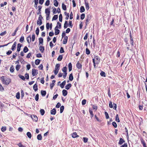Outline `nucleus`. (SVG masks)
<instances>
[{
	"label": "nucleus",
	"mask_w": 147,
	"mask_h": 147,
	"mask_svg": "<svg viewBox=\"0 0 147 147\" xmlns=\"http://www.w3.org/2000/svg\"><path fill=\"white\" fill-rule=\"evenodd\" d=\"M0 79L3 84L8 85L11 82V79L9 77L3 76L0 77Z\"/></svg>",
	"instance_id": "obj_1"
},
{
	"label": "nucleus",
	"mask_w": 147,
	"mask_h": 147,
	"mask_svg": "<svg viewBox=\"0 0 147 147\" xmlns=\"http://www.w3.org/2000/svg\"><path fill=\"white\" fill-rule=\"evenodd\" d=\"M68 26L71 28H72L73 27V25L72 24V21L69 20V22L68 24L67 21H65L64 25V29L68 27Z\"/></svg>",
	"instance_id": "obj_2"
},
{
	"label": "nucleus",
	"mask_w": 147,
	"mask_h": 147,
	"mask_svg": "<svg viewBox=\"0 0 147 147\" xmlns=\"http://www.w3.org/2000/svg\"><path fill=\"white\" fill-rule=\"evenodd\" d=\"M38 70L35 69H33L32 70V75L33 76H36L38 74Z\"/></svg>",
	"instance_id": "obj_3"
},
{
	"label": "nucleus",
	"mask_w": 147,
	"mask_h": 147,
	"mask_svg": "<svg viewBox=\"0 0 147 147\" xmlns=\"http://www.w3.org/2000/svg\"><path fill=\"white\" fill-rule=\"evenodd\" d=\"M31 117L33 121H35V122H37L38 121V118L36 115H32Z\"/></svg>",
	"instance_id": "obj_4"
},
{
	"label": "nucleus",
	"mask_w": 147,
	"mask_h": 147,
	"mask_svg": "<svg viewBox=\"0 0 147 147\" xmlns=\"http://www.w3.org/2000/svg\"><path fill=\"white\" fill-rule=\"evenodd\" d=\"M58 28V27L57 26H56L54 28L55 30V35L59 34L60 33V31Z\"/></svg>",
	"instance_id": "obj_5"
},
{
	"label": "nucleus",
	"mask_w": 147,
	"mask_h": 147,
	"mask_svg": "<svg viewBox=\"0 0 147 147\" xmlns=\"http://www.w3.org/2000/svg\"><path fill=\"white\" fill-rule=\"evenodd\" d=\"M76 67L78 69H80V70L82 69V65L80 63H79V61L77 62V63L76 64Z\"/></svg>",
	"instance_id": "obj_6"
},
{
	"label": "nucleus",
	"mask_w": 147,
	"mask_h": 147,
	"mask_svg": "<svg viewBox=\"0 0 147 147\" xmlns=\"http://www.w3.org/2000/svg\"><path fill=\"white\" fill-rule=\"evenodd\" d=\"M56 113V110L55 108L53 109L50 111L51 114L52 115H55Z\"/></svg>",
	"instance_id": "obj_7"
},
{
	"label": "nucleus",
	"mask_w": 147,
	"mask_h": 147,
	"mask_svg": "<svg viewBox=\"0 0 147 147\" xmlns=\"http://www.w3.org/2000/svg\"><path fill=\"white\" fill-rule=\"evenodd\" d=\"M22 46V45L20 43H18L17 45V51L19 52L21 50V48Z\"/></svg>",
	"instance_id": "obj_8"
},
{
	"label": "nucleus",
	"mask_w": 147,
	"mask_h": 147,
	"mask_svg": "<svg viewBox=\"0 0 147 147\" xmlns=\"http://www.w3.org/2000/svg\"><path fill=\"white\" fill-rule=\"evenodd\" d=\"M64 37V38L63 42V44H65L67 43V40L68 39V37L67 36H66Z\"/></svg>",
	"instance_id": "obj_9"
},
{
	"label": "nucleus",
	"mask_w": 147,
	"mask_h": 147,
	"mask_svg": "<svg viewBox=\"0 0 147 147\" xmlns=\"http://www.w3.org/2000/svg\"><path fill=\"white\" fill-rule=\"evenodd\" d=\"M16 42L15 41L14 42L13 45H12L11 49L13 51L16 48Z\"/></svg>",
	"instance_id": "obj_10"
},
{
	"label": "nucleus",
	"mask_w": 147,
	"mask_h": 147,
	"mask_svg": "<svg viewBox=\"0 0 147 147\" xmlns=\"http://www.w3.org/2000/svg\"><path fill=\"white\" fill-rule=\"evenodd\" d=\"M62 94L64 96H65L67 95L68 94L67 91L65 89H63L62 91Z\"/></svg>",
	"instance_id": "obj_11"
},
{
	"label": "nucleus",
	"mask_w": 147,
	"mask_h": 147,
	"mask_svg": "<svg viewBox=\"0 0 147 147\" xmlns=\"http://www.w3.org/2000/svg\"><path fill=\"white\" fill-rule=\"evenodd\" d=\"M79 137V136L77 134L76 132H73L72 134V137L73 138H75Z\"/></svg>",
	"instance_id": "obj_12"
},
{
	"label": "nucleus",
	"mask_w": 147,
	"mask_h": 147,
	"mask_svg": "<svg viewBox=\"0 0 147 147\" xmlns=\"http://www.w3.org/2000/svg\"><path fill=\"white\" fill-rule=\"evenodd\" d=\"M72 85L71 83H69L65 86V88L67 90H69L71 87Z\"/></svg>",
	"instance_id": "obj_13"
},
{
	"label": "nucleus",
	"mask_w": 147,
	"mask_h": 147,
	"mask_svg": "<svg viewBox=\"0 0 147 147\" xmlns=\"http://www.w3.org/2000/svg\"><path fill=\"white\" fill-rule=\"evenodd\" d=\"M50 7L49 8L46 9L45 11V13L46 14H50Z\"/></svg>",
	"instance_id": "obj_14"
},
{
	"label": "nucleus",
	"mask_w": 147,
	"mask_h": 147,
	"mask_svg": "<svg viewBox=\"0 0 147 147\" xmlns=\"http://www.w3.org/2000/svg\"><path fill=\"white\" fill-rule=\"evenodd\" d=\"M33 89L35 92L36 91L38 90V85L37 83H35L33 86Z\"/></svg>",
	"instance_id": "obj_15"
},
{
	"label": "nucleus",
	"mask_w": 147,
	"mask_h": 147,
	"mask_svg": "<svg viewBox=\"0 0 147 147\" xmlns=\"http://www.w3.org/2000/svg\"><path fill=\"white\" fill-rule=\"evenodd\" d=\"M40 92L42 96L43 97L45 96L47 93L46 90H41Z\"/></svg>",
	"instance_id": "obj_16"
},
{
	"label": "nucleus",
	"mask_w": 147,
	"mask_h": 147,
	"mask_svg": "<svg viewBox=\"0 0 147 147\" xmlns=\"http://www.w3.org/2000/svg\"><path fill=\"white\" fill-rule=\"evenodd\" d=\"M92 18V15L91 14H89L87 15V18L86 20L87 21H89Z\"/></svg>",
	"instance_id": "obj_17"
},
{
	"label": "nucleus",
	"mask_w": 147,
	"mask_h": 147,
	"mask_svg": "<svg viewBox=\"0 0 147 147\" xmlns=\"http://www.w3.org/2000/svg\"><path fill=\"white\" fill-rule=\"evenodd\" d=\"M26 40L28 44H30L31 41V35L28 36L26 38Z\"/></svg>",
	"instance_id": "obj_18"
},
{
	"label": "nucleus",
	"mask_w": 147,
	"mask_h": 147,
	"mask_svg": "<svg viewBox=\"0 0 147 147\" xmlns=\"http://www.w3.org/2000/svg\"><path fill=\"white\" fill-rule=\"evenodd\" d=\"M95 58L97 60L96 61V64H98L100 62V59L99 57H98V56H96L95 57Z\"/></svg>",
	"instance_id": "obj_19"
},
{
	"label": "nucleus",
	"mask_w": 147,
	"mask_h": 147,
	"mask_svg": "<svg viewBox=\"0 0 147 147\" xmlns=\"http://www.w3.org/2000/svg\"><path fill=\"white\" fill-rule=\"evenodd\" d=\"M36 24L37 25L40 26L42 24V19H38L37 21Z\"/></svg>",
	"instance_id": "obj_20"
},
{
	"label": "nucleus",
	"mask_w": 147,
	"mask_h": 147,
	"mask_svg": "<svg viewBox=\"0 0 147 147\" xmlns=\"http://www.w3.org/2000/svg\"><path fill=\"white\" fill-rule=\"evenodd\" d=\"M68 67L69 68V71H70L72 69V65L71 62L69 63L68 64Z\"/></svg>",
	"instance_id": "obj_21"
},
{
	"label": "nucleus",
	"mask_w": 147,
	"mask_h": 147,
	"mask_svg": "<svg viewBox=\"0 0 147 147\" xmlns=\"http://www.w3.org/2000/svg\"><path fill=\"white\" fill-rule=\"evenodd\" d=\"M84 1L85 3L86 9L88 10L89 8V4L88 3L86 2V0H84Z\"/></svg>",
	"instance_id": "obj_22"
},
{
	"label": "nucleus",
	"mask_w": 147,
	"mask_h": 147,
	"mask_svg": "<svg viewBox=\"0 0 147 147\" xmlns=\"http://www.w3.org/2000/svg\"><path fill=\"white\" fill-rule=\"evenodd\" d=\"M63 55H59L57 58V60L59 61H61L63 58Z\"/></svg>",
	"instance_id": "obj_23"
},
{
	"label": "nucleus",
	"mask_w": 147,
	"mask_h": 147,
	"mask_svg": "<svg viewBox=\"0 0 147 147\" xmlns=\"http://www.w3.org/2000/svg\"><path fill=\"white\" fill-rule=\"evenodd\" d=\"M34 7L37 9V5L38 3V0H34Z\"/></svg>",
	"instance_id": "obj_24"
},
{
	"label": "nucleus",
	"mask_w": 147,
	"mask_h": 147,
	"mask_svg": "<svg viewBox=\"0 0 147 147\" xmlns=\"http://www.w3.org/2000/svg\"><path fill=\"white\" fill-rule=\"evenodd\" d=\"M89 112L90 114V117L92 118L94 116V114L93 113L92 110L90 108L89 109Z\"/></svg>",
	"instance_id": "obj_25"
},
{
	"label": "nucleus",
	"mask_w": 147,
	"mask_h": 147,
	"mask_svg": "<svg viewBox=\"0 0 147 147\" xmlns=\"http://www.w3.org/2000/svg\"><path fill=\"white\" fill-rule=\"evenodd\" d=\"M37 138L38 140H41L42 139V137L41 134H38L37 136Z\"/></svg>",
	"instance_id": "obj_26"
},
{
	"label": "nucleus",
	"mask_w": 147,
	"mask_h": 147,
	"mask_svg": "<svg viewBox=\"0 0 147 147\" xmlns=\"http://www.w3.org/2000/svg\"><path fill=\"white\" fill-rule=\"evenodd\" d=\"M39 50L42 53H43L45 50L44 47L43 46H40L39 47Z\"/></svg>",
	"instance_id": "obj_27"
},
{
	"label": "nucleus",
	"mask_w": 147,
	"mask_h": 147,
	"mask_svg": "<svg viewBox=\"0 0 147 147\" xmlns=\"http://www.w3.org/2000/svg\"><path fill=\"white\" fill-rule=\"evenodd\" d=\"M15 69L14 66L13 65H11L10 68V71L11 73H13L14 72Z\"/></svg>",
	"instance_id": "obj_28"
},
{
	"label": "nucleus",
	"mask_w": 147,
	"mask_h": 147,
	"mask_svg": "<svg viewBox=\"0 0 147 147\" xmlns=\"http://www.w3.org/2000/svg\"><path fill=\"white\" fill-rule=\"evenodd\" d=\"M62 9L63 10L65 11L67 10L66 6L63 3H62Z\"/></svg>",
	"instance_id": "obj_29"
},
{
	"label": "nucleus",
	"mask_w": 147,
	"mask_h": 147,
	"mask_svg": "<svg viewBox=\"0 0 147 147\" xmlns=\"http://www.w3.org/2000/svg\"><path fill=\"white\" fill-rule=\"evenodd\" d=\"M40 61H41L40 60L38 59H36L35 61V64L36 65H38L40 64Z\"/></svg>",
	"instance_id": "obj_30"
},
{
	"label": "nucleus",
	"mask_w": 147,
	"mask_h": 147,
	"mask_svg": "<svg viewBox=\"0 0 147 147\" xmlns=\"http://www.w3.org/2000/svg\"><path fill=\"white\" fill-rule=\"evenodd\" d=\"M69 80L70 81H72L73 80L74 78L72 73L69 75Z\"/></svg>",
	"instance_id": "obj_31"
},
{
	"label": "nucleus",
	"mask_w": 147,
	"mask_h": 147,
	"mask_svg": "<svg viewBox=\"0 0 147 147\" xmlns=\"http://www.w3.org/2000/svg\"><path fill=\"white\" fill-rule=\"evenodd\" d=\"M59 4V2L57 0H54V5L57 7L58 6Z\"/></svg>",
	"instance_id": "obj_32"
},
{
	"label": "nucleus",
	"mask_w": 147,
	"mask_h": 147,
	"mask_svg": "<svg viewBox=\"0 0 147 147\" xmlns=\"http://www.w3.org/2000/svg\"><path fill=\"white\" fill-rule=\"evenodd\" d=\"M85 9L84 7L83 6H81L80 7V13H82L84 11Z\"/></svg>",
	"instance_id": "obj_33"
},
{
	"label": "nucleus",
	"mask_w": 147,
	"mask_h": 147,
	"mask_svg": "<svg viewBox=\"0 0 147 147\" xmlns=\"http://www.w3.org/2000/svg\"><path fill=\"white\" fill-rule=\"evenodd\" d=\"M65 15L66 16V17L65 18V19L66 20H68L69 17V13H67L65 11L64 12Z\"/></svg>",
	"instance_id": "obj_34"
},
{
	"label": "nucleus",
	"mask_w": 147,
	"mask_h": 147,
	"mask_svg": "<svg viewBox=\"0 0 147 147\" xmlns=\"http://www.w3.org/2000/svg\"><path fill=\"white\" fill-rule=\"evenodd\" d=\"M64 109V106L63 105H62L61 106L60 108V113H62Z\"/></svg>",
	"instance_id": "obj_35"
},
{
	"label": "nucleus",
	"mask_w": 147,
	"mask_h": 147,
	"mask_svg": "<svg viewBox=\"0 0 147 147\" xmlns=\"http://www.w3.org/2000/svg\"><path fill=\"white\" fill-rule=\"evenodd\" d=\"M23 51L24 52L26 53L28 51L29 49L26 46H25L24 47Z\"/></svg>",
	"instance_id": "obj_36"
},
{
	"label": "nucleus",
	"mask_w": 147,
	"mask_h": 147,
	"mask_svg": "<svg viewBox=\"0 0 147 147\" xmlns=\"http://www.w3.org/2000/svg\"><path fill=\"white\" fill-rule=\"evenodd\" d=\"M39 44H42L43 42V39L42 38L40 37L39 38Z\"/></svg>",
	"instance_id": "obj_37"
},
{
	"label": "nucleus",
	"mask_w": 147,
	"mask_h": 147,
	"mask_svg": "<svg viewBox=\"0 0 147 147\" xmlns=\"http://www.w3.org/2000/svg\"><path fill=\"white\" fill-rule=\"evenodd\" d=\"M40 113L42 116L45 113V111L44 109H41L40 110Z\"/></svg>",
	"instance_id": "obj_38"
},
{
	"label": "nucleus",
	"mask_w": 147,
	"mask_h": 147,
	"mask_svg": "<svg viewBox=\"0 0 147 147\" xmlns=\"http://www.w3.org/2000/svg\"><path fill=\"white\" fill-rule=\"evenodd\" d=\"M24 37L23 36H22L20 39L19 41L20 42L22 43L24 41Z\"/></svg>",
	"instance_id": "obj_39"
},
{
	"label": "nucleus",
	"mask_w": 147,
	"mask_h": 147,
	"mask_svg": "<svg viewBox=\"0 0 147 147\" xmlns=\"http://www.w3.org/2000/svg\"><path fill=\"white\" fill-rule=\"evenodd\" d=\"M100 75L101 76L105 77L106 76L105 73V72L101 71L100 73Z\"/></svg>",
	"instance_id": "obj_40"
},
{
	"label": "nucleus",
	"mask_w": 147,
	"mask_h": 147,
	"mask_svg": "<svg viewBox=\"0 0 147 147\" xmlns=\"http://www.w3.org/2000/svg\"><path fill=\"white\" fill-rule=\"evenodd\" d=\"M58 18V15H55L54 16H53V17L52 18V21H53L54 20H57V19Z\"/></svg>",
	"instance_id": "obj_41"
},
{
	"label": "nucleus",
	"mask_w": 147,
	"mask_h": 147,
	"mask_svg": "<svg viewBox=\"0 0 147 147\" xmlns=\"http://www.w3.org/2000/svg\"><path fill=\"white\" fill-rule=\"evenodd\" d=\"M26 135L30 139H31L32 137V134L30 132H28L26 133Z\"/></svg>",
	"instance_id": "obj_42"
},
{
	"label": "nucleus",
	"mask_w": 147,
	"mask_h": 147,
	"mask_svg": "<svg viewBox=\"0 0 147 147\" xmlns=\"http://www.w3.org/2000/svg\"><path fill=\"white\" fill-rule=\"evenodd\" d=\"M85 52L86 54L87 55H89L90 53V50L88 48L86 49Z\"/></svg>",
	"instance_id": "obj_43"
},
{
	"label": "nucleus",
	"mask_w": 147,
	"mask_h": 147,
	"mask_svg": "<svg viewBox=\"0 0 147 147\" xmlns=\"http://www.w3.org/2000/svg\"><path fill=\"white\" fill-rule=\"evenodd\" d=\"M18 76L19 77L20 79H22V80H25V77L24 76H23L22 75H21L20 74H19L18 75Z\"/></svg>",
	"instance_id": "obj_44"
},
{
	"label": "nucleus",
	"mask_w": 147,
	"mask_h": 147,
	"mask_svg": "<svg viewBox=\"0 0 147 147\" xmlns=\"http://www.w3.org/2000/svg\"><path fill=\"white\" fill-rule=\"evenodd\" d=\"M57 24L56 26H58V28H61V24L59 22H58L57 23Z\"/></svg>",
	"instance_id": "obj_45"
},
{
	"label": "nucleus",
	"mask_w": 147,
	"mask_h": 147,
	"mask_svg": "<svg viewBox=\"0 0 147 147\" xmlns=\"http://www.w3.org/2000/svg\"><path fill=\"white\" fill-rule=\"evenodd\" d=\"M62 71L64 73L65 72H67V68L65 66L63 67L62 69Z\"/></svg>",
	"instance_id": "obj_46"
},
{
	"label": "nucleus",
	"mask_w": 147,
	"mask_h": 147,
	"mask_svg": "<svg viewBox=\"0 0 147 147\" xmlns=\"http://www.w3.org/2000/svg\"><path fill=\"white\" fill-rule=\"evenodd\" d=\"M50 3V1L49 0H47L45 3V5L46 6H49Z\"/></svg>",
	"instance_id": "obj_47"
},
{
	"label": "nucleus",
	"mask_w": 147,
	"mask_h": 147,
	"mask_svg": "<svg viewBox=\"0 0 147 147\" xmlns=\"http://www.w3.org/2000/svg\"><path fill=\"white\" fill-rule=\"evenodd\" d=\"M59 21L62 22V15L61 14H60L59 16Z\"/></svg>",
	"instance_id": "obj_48"
},
{
	"label": "nucleus",
	"mask_w": 147,
	"mask_h": 147,
	"mask_svg": "<svg viewBox=\"0 0 147 147\" xmlns=\"http://www.w3.org/2000/svg\"><path fill=\"white\" fill-rule=\"evenodd\" d=\"M20 65L19 64L17 65L16 67V69L17 71H18L20 68Z\"/></svg>",
	"instance_id": "obj_49"
},
{
	"label": "nucleus",
	"mask_w": 147,
	"mask_h": 147,
	"mask_svg": "<svg viewBox=\"0 0 147 147\" xmlns=\"http://www.w3.org/2000/svg\"><path fill=\"white\" fill-rule=\"evenodd\" d=\"M24 92L23 90H21V97L22 99L24 96Z\"/></svg>",
	"instance_id": "obj_50"
},
{
	"label": "nucleus",
	"mask_w": 147,
	"mask_h": 147,
	"mask_svg": "<svg viewBox=\"0 0 147 147\" xmlns=\"http://www.w3.org/2000/svg\"><path fill=\"white\" fill-rule=\"evenodd\" d=\"M115 120L118 122H119V119L118 114H117L116 115Z\"/></svg>",
	"instance_id": "obj_51"
},
{
	"label": "nucleus",
	"mask_w": 147,
	"mask_h": 147,
	"mask_svg": "<svg viewBox=\"0 0 147 147\" xmlns=\"http://www.w3.org/2000/svg\"><path fill=\"white\" fill-rule=\"evenodd\" d=\"M6 129V127L5 126H2L1 127V131L3 132H4L5 131Z\"/></svg>",
	"instance_id": "obj_52"
},
{
	"label": "nucleus",
	"mask_w": 147,
	"mask_h": 147,
	"mask_svg": "<svg viewBox=\"0 0 147 147\" xmlns=\"http://www.w3.org/2000/svg\"><path fill=\"white\" fill-rule=\"evenodd\" d=\"M85 17V14L84 13H82L80 16V18L81 20H83Z\"/></svg>",
	"instance_id": "obj_53"
},
{
	"label": "nucleus",
	"mask_w": 147,
	"mask_h": 147,
	"mask_svg": "<svg viewBox=\"0 0 147 147\" xmlns=\"http://www.w3.org/2000/svg\"><path fill=\"white\" fill-rule=\"evenodd\" d=\"M125 141L122 138H120V145L122 144Z\"/></svg>",
	"instance_id": "obj_54"
},
{
	"label": "nucleus",
	"mask_w": 147,
	"mask_h": 147,
	"mask_svg": "<svg viewBox=\"0 0 147 147\" xmlns=\"http://www.w3.org/2000/svg\"><path fill=\"white\" fill-rule=\"evenodd\" d=\"M35 100L37 101L38 100L39 94H36V96H35Z\"/></svg>",
	"instance_id": "obj_55"
},
{
	"label": "nucleus",
	"mask_w": 147,
	"mask_h": 147,
	"mask_svg": "<svg viewBox=\"0 0 147 147\" xmlns=\"http://www.w3.org/2000/svg\"><path fill=\"white\" fill-rule=\"evenodd\" d=\"M35 32L36 34L37 35H38L39 32V29L38 27H37L36 29Z\"/></svg>",
	"instance_id": "obj_56"
},
{
	"label": "nucleus",
	"mask_w": 147,
	"mask_h": 147,
	"mask_svg": "<svg viewBox=\"0 0 147 147\" xmlns=\"http://www.w3.org/2000/svg\"><path fill=\"white\" fill-rule=\"evenodd\" d=\"M35 39V35L33 33L32 34V42H33L34 41Z\"/></svg>",
	"instance_id": "obj_57"
},
{
	"label": "nucleus",
	"mask_w": 147,
	"mask_h": 147,
	"mask_svg": "<svg viewBox=\"0 0 147 147\" xmlns=\"http://www.w3.org/2000/svg\"><path fill=\"white\" fill-rule=\"evenodd\" d=\"M59 52L61 53H63L64 52V49L63 47H61L60 48Z\"/></svg>",
	"instance_id": "obj_58"
},
{
	"label": "nucleus",
	"mask_w": 147,
	"mask_h": 147,
	"mask_svg": "<svg viewBox=\"0 0 147 147\" xmlns=\"http://www.w3.org/2000/svg\"><path fill=\"white\" fill-rule=\"evenodd\" d=\"M60 64L57 63L55 66V68L59 70V69H60Z\"/></svg>",
	"instance_id": "obj_59"
},
{
	"label": "nucleus",
	"mask_w": 147,
	"mask_h": 147,
	"mask_svg": "<svg viewBox=\"0 0 147 147\" xmlns=\"http://www.w3.org/2000/svg\"><path fill=\"white\" fill-rule=\"evenodd\" d=\"M59 70L58 69H57L55 68V70L54 71V72L55 75H56L57 74Z\"/></svg>",
	"instance_id": "obj_60"
},
{
	"label": "nucleus",
	"mask_w": 147,
	"mask_h": 147,
	"mask_svg": "<svg viewBox=\"0 0 147 147\" xmlns=\"http://www.w3.org/2000/svg\"><path fill=\"white\" fill-rule=\"evenodd\" d=\"M16 96L17 99H19L20 98V93L19 92H18L16 94Z\"/></svg>",
	"instance_id": "obj_61"
},
{
	"label": "nucleus",
	"mask_w": 147,
	"mask_h": 147,
	"mask_svg": "<svg viewBox=\"0 0 147 147\" xmlns=\"http://www.w3.org/2000/svg\"><path fill=\"white\" fill-rule=\"evenodd\" d=\"M61 105L60 103L59 102H58L56 105L55 107L57 108H59L61 106Z\"/></svg>",
	"instance_id": "obj_62"
},
{
	"label": "nucleus",
	"mask_w": 147,
	"mask_h": 147,
	"mask_svg": "<svg viewBox=\"0 0 147 147\" xmlns=\"http://www.w3.org/2000/svg\"><path fill=\"white\" fill-rule=\"evenodd\" d=\"M105 115L106 119H109V116L108 113L106 111H105Z\"/></svg>",
	"instance_id": "obj_63"
},
{
	"label": "nucleus",
	"mask_w": 147,
	"mask_h": 147,
	"mask_svg": "<svg viewBox=\"0 0 147 147\" xmlns=\"http://www.w3.org/2000/svg\"><path fill=\"white\" fill-rule=\"evenodd\" d=\"M17 145L19 146V147H26L25 146L22 144L21 142L18 143Z\"/></svg>",
	"instance_id": "obj_64"
}]
</instances>
